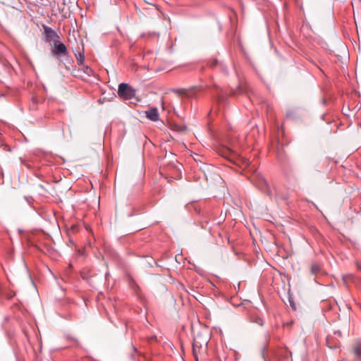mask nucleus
Masks as SVG:
<instances>
[{
  "mask_svg": "<svg viewBox=\"0 0 361 361\" xmlns=\"http://www.w3.org/2000/svg\"><path fill=\"white\" fill-rule=\"evenodd\" d=\"M257 187L262 192L266 193L268 196H272V188L264 177H259Z\"/></svg>",
  "mask_w": 361,
  "mask_h": 361,
  "instance_id": "7ed1b4c3",
  "label": "nucleus"
},
{
  "mask_svg": "<svg viewBox=\"0 0 361 361\" xmlns=\"http://www.w3.org/2000/svg\"><path fill=\"white\" fill-rule=\"evenodd\" d=\"M320 270V267L318 264H314L311 266V272L312 274H317Z\"/></svg>",
  "mask_w": 361,
  "mask_h": 361,
  "instance_id": "1a4fd4ad",
  "label": "nucleus"
},
{
  "mask_svg": "<svg viewBox=\"0 0 361 361\" xmlns=\"http://www.w3.org/2000/svg\"><path fill=\"white\" fill-rule=\"evenodd\" d=\"M75 56L76 57L78 63L79 65H81L85 61L84 54L83 53H78V54H75Z\"/></svg>",
  "mask_w": 361,
  "mask_h": 361,
  "instance_id": "6e6552de",
  "label": "nucleus"
},
{
  "mask_svg": "<svg viewBox=\"0 0 361 361\" xmlns=\"http://www.w3.org/2000/svg\"><path fill=\"white\" fill-rule=\"evenodd\" d=\"M136 90L127 83H121L118 85V94L123 99H131L135 97Z\"/></svg>",
  "mask_w": 361,
  "mask_h": 361,
  "instance_id": "f257e3e1",
  "label": "nucleus"
},
{
  "mask_svg": "<svg viewBox=\"0 0 361 361\" xmlns=\"http://www.w3.org/2000/svg\"><path fill=\"white\" fill-rule=\"evenodd\" d=\"M287 116H288V117H289V116H291V114H290V112H288V113L287 114Z\"/></svg>",
  "mask_w": 361,
  "mask_h": 361,
  "instance_id": "ddd939ff",
  "label": "nucleus"
},
{
  "mask_svg": "<svg viewBox=\"0 0 361 361\" xmlns=\"http://www.w3.org/2000/svg\"><path fill=\"white\" fill-rule=\"evenodd\" d=\"M193 345H197V341H196V339H195V341H194Z\"/></svg>",
  "mask_w": 361,
  "mask_h": 361,
  "instance_id": "9b49d317",
  "label": "nucleus"
},
{
  "mask_svg": "<svg viewBox=\"0 0 361 361\" xmlns=\"http://www.w3.org/2000/svg\"><path fill=\"white\" fill-rule=\"evenodd\" d=\"M353 349L356 358L361 359V343L359 341L355 343Z\"/></svg>",
  "mask_w": 361,
  "mask_h": 361,
  "instance_id": "0eeeda50",
  "label": "nucleus"
},
{
  "mask_svg": "<svg viewBox=\"0 0 361 361\" xmlns=\"http://www.w3.org/2000/svg\"><path fill=\"white\" fill-rule=\"evenodd\" d=\"M179 94H181L183 95H185L187 97L189 98H197V94L196 87H193L190 89H181L180 90L177 91Z\"/></svg>",
  "mask_w": 361,
  "mask_h": 361,
  "instance_id": "39448f33",
  "label": "nucleus"
},
{
  "mask_svg": "<svg viewBox=\"0 0 361 361\" xmlns=\"http://www.w3.org/2000/svg\"><path fill=\"white\" fill-rule=\"evenodd\" d=\"M264 348H265V347H264V348H263V350H262V354L263 357H264Z\"/></svg>",
  "mask_w": 361,
  "mask_h": 361,
  "instance_id": "f8f14e48",
  "label": "nucleus"
},
{
  "mask_svg": "<svg viewBox=\"0 0 361 361\" xmlns=\"http://www.w3.org/2000/svg\"><path fill=\"white\" fill-rule=\"evenodd\" d=\"M145 114L147 118L152 121H157L159 120V113L156 107L149 109L145 111Z\"/></svg>",
  "mask_w": 361,
  "mask_h": 361,
  "instance_id": "423d86ee",
  "label": "nucleus"
},
{
  "mask_svg": "<svg viewBox=\"0 0 361 361\" xmlns=\"http://www.w3.org/2000/svg\"><path fill=\"white\" fill-rule=\"evenodd\" d=\"M44 32L45 35V40L47 42L52 41L54 43L55 41L59 40V36L52 28L47 26H44Z\"/></svg>",
  "mask_w": 361,
  "mask_h": 361,
  "instance_id": "20e7f679",
  "label": "nucleus"
},
{
  "mask_svg": "<svg viewBox=\"0 0 361 361\" xmlns=\"http://www.w3.org/2000/svg\"><path fill=\"white\" fill-rule=\"evenodd\" d=\"M51 52L54 55L59 56L61 55H66L68 54L67 52V48L66 45L60 42L59 40L55 41L53 43V47L51 49Z\"/></svg>",
  "mask_w": 361,
  "mask_h": 361,
  "instance_id": "f03ea898",
  "label": "nucleus"
},
{
  "mask_svg": "<svg viewBox=\"0 0 361 361\" xmlns=\"http://www.w3.org/2000/svg\"><path fill=\"white\" fill-rule=\"evenodd\" d=\"M351 277H352L351 276H343V281H344L345 283H346V281H347L348 279L351 278Z\"/></svg>",
  "mask_w": 361,
  "mask_h": 361,
  "instance_id": "9d476101",
  "label": "nucleus"
}]
</instances>
